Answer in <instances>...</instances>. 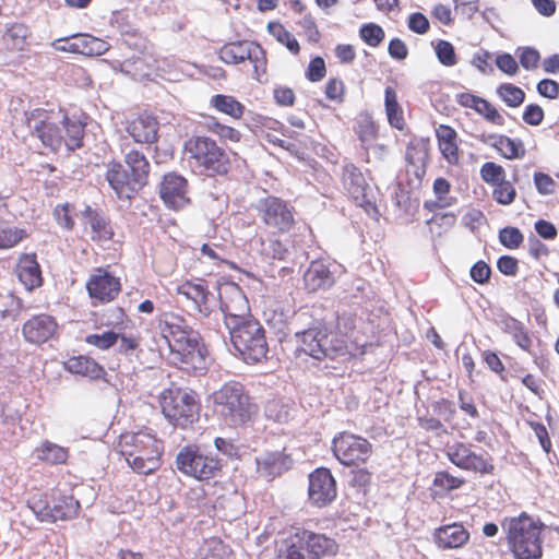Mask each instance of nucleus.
<instances>
[{"mask_svg":"<svg viewBox=\"0 0 559 559\" xmlns=\"http://www.w3.org/2000/svg\"><path fill=\"white\" fill-rule=\"evenodd\" d=\"M73 207L70 204L58 205L53 215L58 224L67 229H71L73 226V217H72Z\"/></svg>","mask_w":559,"mask_h":559,"instance_id":"nucleus-59","label":"nucleus"},{"mask_svg":"<svg viewBox=\"0 0 559 559\" xmlns=\"http://www.w3.org/2000/svg\"><path fill=\"white\" fill-rule=\"evenodd\" d=\"M501 155L508 159L522 158L525 155V147L521 140L511 139L506 135L495 136V142L490 143Z\"/></svg>","mask_w":559,"mask_h":559,"instance_id":"nucleus-39","label":"nucleus"},{"mask_svg":"<svg viewBox=\"0 0 559 559\" xmlns=\"http://www.w3.org/2000/svg\"><path fill=\"white\" fill-rule=\"evenodd\" d=\"M213 412L230 427L250 423L258 407L242 383L228 381L212 394Z\"/></svg>","mask_w":559,"mask_h":559,"instance_id":"nucleus-6","label":"nucleus"},{"mask_svg":"<svg viewBox=\"0 0 559 559\" xmlns=\"http://www.w3.org/2000/svg\"><path fill=\"white\" fill-rule=\"evenodd\" d=\"M262 222L272 234L285 233L294 224V215L288 205L278 198L267 197L258 203Z\"/></svg>","mask_w":559,"mask_h":559,"instance_id":"nucleus-15","label":"nucleus"},{"mask_svg":"<svg viewBox=\"0 0 559 559\" xmlns=\"http://www.w3.org/2000/svg\"><path fill=\"white\" fill-rule=\"evenodd\" d=\"M126 164L108 163L105 178L119 199L129 200L146 183L150 164L139 151L126 154Z\"/></svg>","mask_w":559,"mask_h":559,"instance_id":"nucleus-7","label":"nucleus"},{"mask_svg":"<svg viewBox=\"0 0 559 559\" xmlns=\"http://www.w3.org/2000/svg\"><path fill=\"white\" fill-rule=\"evenodd\" d=\"M210 104L218 111L226 114L235 119H239L245 110L241 105L234 96L230 95H214L211 98Z\"/></svg>","mask_w":559,"mask_h":559,"instance_id":"nucleus-43","label":"nucleus"},{"mask_svg":"<svg viewBox=\"0 0 559 559\" xmlns=\"http://www.w3.org/2000/svg\"><path fill=\"white\" fill-rule=\"evenodd\" d=\"M480 175L484 181L495 186L506 181L503 167L492 162H487L481 166Z\"/></svg>","mask_w":559,"mask_h":559,"instance_id":"nucleus-47","label":"nucleus"},{"mask_svg":"<svg viewBox=\"0 0 559 559\" xmlns=\"http://www.w3.org/2000/svg\"><path fill=\"white\" fill-rule=\"evenodd\" d=\"M115 450L138 474L151 475L162 466L163 441L146 430L121 433L115 444Z\"/></svg>","mask_w":559,"mask_h":559,"instance_id":"nucleus-4","label":"nucleus"},{"mask_svg":"<svg viewBox=\"0 0 559 559\" xmlns=\"http://www.w3.org/2000/svg\"><path fill=\"white\" fill-rule=\"evenodd\" d=\"M159 404L165 417L180 427L192 424L199 414L195 399L180 388L165 389L160 393Z\"/></svg>","mask_w":559,"mask_h":559,"instance_id":"nucleus-11","label":"nucleus"},{"mask_svg":"<svg viewBox=\"0 0 559 559\" xmlns=\"http://www.w3.org/2000/svg\"><path fill=\"white\" fill-rule=\"evenodd\" d=\"M447 459L457 468L480 476L493 475V457L487 452H476L473 444L462 441L453 442L445 449Z\"/></svg>","mask_w":559,"mask_h":559,"instance_id":"nucleus-12","label":"nucleus"},{"mask_svg":"<svg viewBox=\"0 0 559 559\" xmlns=\"http://www.w3.org/2000/svg\"><path fill=\"white\" fill-rule=\"evenodd\" d=\"M177 471L200 483H209L223 472V461L198 443L183 445L175 457Z\"/></svg>","mask_w":559,"mask_h":559,"instance_id":"nucleus-8","label":"nucleus"},{"mask_svg":"<svg viewBox=\"0 0 559 559\" xmlns=\"http://www.w3.org/2000/svg\"><path fill=\"white\" fill-rule=\"evenodd\" d=\"M66 371L87 378L92 381L106 380L107 371L103 365L88 355L71 356L63 362Z\"/></svg>","mask_w":559,"mask_h":559,"instance_id":"nucleus-26","label":"nucleus"},{"mask_svg":"<svg viewBox=\"0 0 559 559\" xmlns=\"http://www.w3.org/2000/svg\"><path fill=\"white\" fill-rule=\"evenodd\" d=\"M527 426L534 431L543 451L549 454L552 451V442L546 426L542 423L527 419Z\"/></svg>","mask_w":559,"mask_h":559,"instance_id":"nucleus-50","label":"nucleus"},{"mask_svg":"<svg viewBox=\"0 0 559 559\" xmlns=\"http://www.w3.org/2000/svg\"><path fill=\"white\" fill-rule=\"evenodd\" d=\"M28 28L24 24H13L3 35L7 49L22 51L27 45Z\"/></svg>","mask_w":559,"mask_h":559,"instance_id":"nucleus-40","label":"nucleus"},{"mask_svg":"<svg viewBox=\"0 0 559 559\" xmlns=\"http://www.w3.org/2000/svg\"><path fill=\"white\" fill-rule=\"evenodd\" d=\"M468 530L460 522L441 525L433 530L432 540L441 550L459 549L469 542Z\"/></svg>","mask_w":559,"mask_h":559,"instance_id":"nucleus-22","label":"nucleus"},{"mask_svg":"<svg viewBox=\"0 0 559 559\" xmlns=\"http://www.w3.org/2000/svg\"><path fill=\"white\" fill-rule=\"evenodd\" d=\"M439 148L443 157L450 163L455 164L459 160V150L456 145V132L449 126L441 124L437 129Z\"/></svg>","mask_w":559,"mask_h":559,"instance_id":"nucleus-36","label":"nucleus"},{"mask_svg":"<svg viewBox=\"0 0 559 559\" xmlns=\"http://www.w3.org/2000/svg\"><path fill=\"white\" fill-rule=\"evenodd\" d=\"M332 452L344 466L365 465L371 457L372 444L364 437L347 431L338 432L332 440Z\"/></svg>","mask_w":559,"mask_h":559,"instance_id":"nucleus-13","label":"nucleus"},{"mask_svg":"<svg viewBox=\"0 0 559 559\" xmlns=\"http://www.w3.org/2000/svg\"><path fill=\"white\" fill-rule=\"evenodd\" d=\"M190 165L207 175H222L228 170L229 158L217 143L206 136H193L185 143Z\"/></svg>","mask_w":559,"mask_h":559,"instance_id":"nucleus-9","label":"nucleus"},{"mask_svg":"<svg viewBox=\"0 0 559 559\" xmlns=\"http://www.w3.org/2000/svg\"><path fill=\"white\" fill-rule=\"evenodd\" d=\"M336 481L330 469L320 467L309 475V500L317 507L330 504L336 498Z\"/></svg>","mask_w":559,"mask_h":559,"instance_id":"nucleus-18","label":"nucleus"},{"mask_svg":"<svg viewBox=\"0 0 559 559\" xmlns=\"http://www.w3.org/2000/svg\"><path fill=\"white\" fill-rule=\"evenodd\" d=\"M127 132L136 143H153L157 138V121L151 116H139L128 123Z\"/></svg>","mask_w":559,"mask_h":559,"instance_id":"nucleus-32","label":"nucleus"},{"mask_svg":"<svg viewBox=\"0 0 559 559\" xmlns=\"http://www.w3.org/2000/svg\"><path fill=\"white\" fill-rule=\"evenodd\" d=\"M343 185L354 202L362 207L369 216L376 218L379 215L377 192L355 165L347 164L344 166Z\"/></svg>","mask_w":559,"mask_h":559,"instance_id":"nucleus-14","label":"nucleus"},{"mask_svg":"<svg viewBox=\"0 0 559 559\" xmlns=\"http://www.w3.org/2000/svg\"><path fill=\"white\" fill-rule=\"evenodd\" d=\"M159 194L169 209L180 210L190 202L187 180L174 173L164 176Z\"/></svg>","mask_w":559,"mask_h":559,"instance_id":"nucleus-21","label":"nucleus"},{"mask_svg":"<svg viewBox=\"0 0 559 559\" xmlns=\"http://www.w3.org/2000/svg\"><path fill=\"white\" fill-rule=\"evenodd\" d=\"M497 267L502 274L514 276L519 271V261L511 255H502L497 261Z\"/></svg>","mask_w":559,"mask_h":559,"instance_id":"nucleus-63","label":"nucleus"},{"mask_svg":"<svg viewBox=\"0 0 559 559\" xmlns=\"http://www.w3.org/2000/svg\"><path fill=\"white\" fill-rule=\"evenodd\" d=\"M325 75V63L321 57L313 58L308 66L307 78L311 82H319Z\"/></svg>","mask_w":559,"mask_h":559,"instance_id":"nucleus-60","label":"nucleus"},{"mask_svg":"<svg viewBox=\"0 0 559 559\" xmlns=\"http://www.w3.org/2000/svg\"><path fill=\"white\" fill-rule=\"evenodd\" d=\"M450 191V183L444 178H437L433 182V192L438 199L439 205L442 207L452 204L451 198L448 195Z\"/></svg>","mask_w":559,"mask_h":559,"instance_id":"nucleus-54","label":"nucleus"},{"mask_svg":"<svg viewBox=\"0 0 559 559\" xmlns=\"http://www.w3.org/2000/svg\"><path fill=\"white\" fill-rule=\"evenodd\" d=\"M405 158L407 162L406 171L420 180L426 173L428 150L424 142H411L406 148Z\"/></svg>","mask_w":559,"mask_h":559,"instance_id":"nucleus-33","label":"nucleus"},{"mask_svg":"<svg viewBox=\"0 0 559 559\" xmlns=\"http://www.w3.org/2000/svg\"><path fill=\"white\" fill-rule=\"evenodd\" d=\"M80 510V503L73 496H61L49 512L43 514L40 521H64L74 518Z\"/></svg>","mask_w":559,"mask_h":559,"instance_id":"nucleus-35","label":"nucleus"},{"mask_svg":"<svg viewBox=\"0 0 559 559\" xmlns=\"http://www.w3.org/2000/svg\"><path fill=\"white\" fill-rule=\"evenodd\" d=\"M515 189L513 188L512 183L508 180L496 185L492 195L495 200L500 204H510L513 202L515 198Z\"/></svg>","mask_w":559,"mask_h":559,"instance_id":"nucleus-51","label":"nucleus"},{"mask_svg":"<svg viewBox=\"0 0 559 559\" xmlns=\"http://www.w3.org/2000/svg\"><path fill=\"white\" fill-rule=\"evenodd\" d=\"M26 126L32 135L52 151L59 150L62 145L69 151H74L82 145L84 123L67 117L61 110L35 109L26 115Z\"/></svg>","mask_w":559,"mask_h":559,"instance_id":"nucleus-2","label":"nucleus"},{"mask_svg":"<svg viewBox=\"0 0 559 559\" xmlns=\"http://www.w3.org/2000/svg\"><path fill=\"white\" fill-rule=\"evenodd\" d=\"M221 309L230 329V341L236 350L247 362H259L267 355L269 347L263 326L251 319H243L246 311V297L238 286L229 289V299L227 296L219 295Z\"/></svg>","mask_w":559,"mask_h":559,"instance_id":"nucleus-1","label":"nucleus"},{"mask_svg":"<svg viewBox=\"0 0 559 559\" xmlns=\"http://www.w3.org/2000/svg\"><path fill=\"white\" fill-rule=\"evenodd\" d=\"M58 323L55 317L39 313L31 317L22 325L24 340L34 345H41L57 335Z\"/></svg>","mask_w":559,"mask_h":559,"instance_id":"nucleus-19","label":"nucleus"},{"mask_svg":"<svg viewBox=\"0 0 559 559\" xmlns=\"http://www.w3.org/2000/svg\"><path fill=\"white\" fill-rule=\"evenodd\" d=\"M116 321L108 323L111 330L104 331L103 333L87 334L84 338L85 343L98 348L99 350H108L119 342L118 352L123 356H131L141 352V336L127 335L124 333L116 332L115 330H123L129 322V318L124 310L117 307L112 310Z\"/></svg>","mask_w":559,"mask_h":559,"instance_id":"nucleus-10","label":"nucleus"},{"mask_svg":"<svg viewBox=\"0 0 559 559\" xmlns=\"http://www.w3.org/2000/svg\"><path fill=\"white\" fill-rule=\"evenodd\" d=\"M481 357H483V361L487 365V367L495 373H497L498 376H500V378L502 380H506L504 378V365L502 362V360L500 359V357L497 355V353L492 352V350H484L481 353Z\"/></svg>","mask_w":559,"mask_h":559,"instance_id":"nucleus-55","label":"nucleus"},{"mask_svg":"<svg viewBox=\"0 0 559 559\" xmlns=\"http://www.w3.org/2000/svg\"><path fill=\"white\" fill-rule=\"evenodd\" d=\"M298 536H301L307 551L312 555L313 558L334 556L338 551L337 543L325 534L298 528Z\"/></svg>","mask_w":559,"mask_h":559,"instance_id":"nucleus-28","label":"nucleus"},{"mask_svg":"<svg viewBox=\"0 0 559 559\" xmlns=\"http://www.w3.org/2000/svg\"><path fill=\"white\" fill-rule=\"evenodd\" d=\"M466 484L467 479L464 476L455 475L448 469L437 471L431 483V496L433 498L447 497Z\"/></svg>","mask_w":559,"mask_h":559,"instance_id":"nucleus-30","label":"nucleus"},{"mask_svg":"<svg viewBox=\"0 0 559 559\" xmlns=\"http://www.w3.org/2000/svg\"><path fill=\"white\" fill-rule=\"evenodd\" d=\"M356 132L358 134L361 147L366 151L367 155L370 151L379 156L383 153L384 146L376 144V140L378 138V129L370 116H362L358 120Z\"/></svg>","mask_w":559,"mask_h":559,"instance_id":"nucleus-34","label":"nucleus"},{"mask_svg":"<svg viewBox=\"0 0 559 559\" xmlns=\"http://www.w3.org/2000/svg\"><path fill=\"white\" fill-rule=\"evenodd\" d=\"M306 545L298 536V530L284 539L283 546L278 551V559H307L305 554Z\"/></svg>","mask_w":559,"mask_h":559,"instance_id":"nucleus-42","label":"nucleus"},{"mask_svg":"<svg viewBox=\"0 0 559 559\" xmlns=\"http://www.w3.org/2000/svg\"><path fill=\"white\" fill-rule=\"evenodd\" d=\"M176 293L192 300L200 312L207 313L210 311V301L214 296L204 278L186 280L176 287Z\"/></svg>","mask_w":559,"mask_h":559,"instance_id":"nucleus-25","label":"nucleus"},{"mask_svg":"<svg viewBox=\"0 0 559 559\" xmlns=\"http://www.w3.org/2000/svg\"><path fill=\"white\" fill-rule=\"evenodd\" d=\"M384 107L388 121L391 127L402 130L404 128V114L397 102V95L393 87L386 86L384 91Z\"/></svg>","mask_w":559,"mask_h":559,"instance_id":"nucleus-38","label":"nucleus"},{"mask_svg":"<svg viewBox=\"0 0 559 559\" xmlns=\"http://www.w3.org/2000/svg\"><path fill=\"white\" fill-rule=\"evenodd\" d=\"M257 472L267 480H272L287 472L293 465V459L286 449L270 451L257 457Z\"/></svg>","mask_w":559,"mask_h":559,"instance_id":"nucleus-23","label":"nucleus"},{"mask_svg":"<svg viewBox=\"0 0 559 559\" xmlns=\"http://www.w3.org/2000/svg\"><path fill=\"white\" fill-rule=\"evenodd\" d=\"M408 27L411 31L417 34H426L429 31V21L428 19L419 13H413L408 17Z\"/></svg>","mask_w":559,"mask_h":559,"instance_id":"nucleus-62","label":"nucleus"},{"mask_svg":"<svg viewBox=\"0 0 559 559\" xmlns=\"http://www.w3.org/2000/svg\"><path fill=\"white\" fill-rule=\"evenodd\" d=\"M35 453L39 461L51 465L66 464L69 460L68 448H63L48 440L41 442V444L36 448Z\"/></svg>","mask_w":559,"mask_h":559,"instance_id":"nucleus-37","label":"nucleus"},{"mask_svg":"<svg viewBox=\"0 0 559 559\" xmlns=\"http://www.w3.org/2000/svg\"><path fill=\"white\" fill-rule=\"evenodd\" d=\"M82 218L86 231L90 233L93 241H119L115 239V231L110 221L103 213L92 210L91 206H86L82 212Z\"/></svg>","mask_w":559,"mask_h":559,"instance_id":"nucleus-27","label":"nucleus"},{"mask_svg":"<svg viewBox=\"0 0 559 559\" xmlns=\"http://www.w3.org/2000/svg\"><path fill=\"white\" fill-rule=\"evenodd\" d=\"M508 548L514 559H542L545 524L526 512L507 518L502 523Z\"/></svg>","mask_w":559,"mask_h":559,"instance_id":"nucleus-5","label":"nucleus"},{"mask_svg":"<svg viewBox=\"0 0 559 559\" xmlns=\"http://www.w3.org/2000/svg\"><path fill=\"white\" fill-rule=\"evenodd\" d=\"M469 274L474 282L484 285L489 282L491 270L486 262L478 261L472 266Z\"/></svg>","mask_w":559,"mask_h":559,"instance_id":"nucleus-58","label":"nucleus"},{"mask_svg":"<svg viewBox=\"0 0 559 559\" xmlns=\"http://www.w3.org/2000/svg\"><path fill=\"white\" fill-rule=\"evenodd\" d=\"M537 92L549 99L557 98L559 94V84L550 79H544L537 84Z\"/></svg>","mask_w":559,"mask_h":559,"instance_id":"nucleus-64","label":"nucleus"},{"mask_svg":"<svg viewBox=\"0 0 559 559\" xmlns=\"http://www.w3.org/2000/svg\"><path fill=\"white\" fill-rule=\"evenodd\" d=\"M499 240L503 246L521 245L523 242V235L518 228L506 227L500 230Z\"/></svg>","mask_w":559,"mask_h":559,"instance_id":"nucleus-61","label":"nucleus"},{"mask_svg":"<svg viewBox=\"0 0 559 559\" xmlns=\"http://www.w3.org/2000/svg\"><path fill=\"white\" fill-rule=\"evenodd\" d=\"M498 96L510 107H518L520 106L525 97L524 92L510 83L501 84L497 88Z\"/></svg>","mask_w":559,"mask_h":559,"instance_id":"nucleus-44","label":"nucleus"},{"mask_svg":"<svg viewBox=\"0 0 559 559\" xmlns=\"http://www.w3.org/2000/svg\"><path fill=\"white\" fill-rule=\"evenodd\" d=\"M361 39L371 47H377L384 38V31L377 24L362 25L359 31Z\"/></svg>","mask_w":559,"mask_h":559,"instance_id":"nucleus-49","label":"nucleus"},{"mask_svg":"<svg viewBox=\"0 0 559 559\" xmlns=\"http://www.w3.org/2000/svg\"><path fill=\"white\" fill-rule=\"evenodd\" d=\"M158 326L176 365L185 370H201L204 368L206 349L201 342L199 332L194 331L183 317L165 313L159 319Z\"/></svg>","mask_w":559,"mask_h":559,"instance_id":"nucleus-3","label":"nucleus"},{"mask_svg":"<svg viewBox=\"0 0 559 559\" xmlns=\"http://www.w3.org/2000/svg\"><path fill=\"white\" fill-rule=\"evenodd\" d=\"M214 447L218 452L228 456L229 459H239L240 457L239 447L230 439L216 437L214 439Z\"/></svg>","mask_w":559,"mask_h":559,"instance_id":"nucleus-53","label":"nucleus"},{"mask_svg":"<svg viewBox=\"0 0 559 559\" xmlns=\"http://www.w3.org/2000/svg\"><path fill=\"white\" fill-rule=\"evenodd\" d=\"M476 112L497 126L504 124V118L502 115L486 99H483Z\"/></svg>","mask_w":559,"mask_h":559,"instance_id":"nucleus-56","label":"nucleus"},{"mask_svg":"<svg viewBox=\"0 0 559 559\" xmlns=\"http://www.w3.org/2000/svg\"><path fill=\"white\" fill-rule=\"evenodd\" d=\"M27 231L23 228L0 224V245H17L27 239Z\"/></svg>","mask_w":559,"mask_h":559,"instance_id":"nucleus-46","label":"nucleus"},{"mask_svg":"<svg viewBox=\"0 0 559 559\" xmlns=\"http://www.w3.org/2000/svg\"><path fill=\"white\" fill-rule=\"evenodd\" d=\"M504 331L522 350L532 352L533 341L523 323L515 319H510L506 322Z\"/></svg>","mask_w":559,"mask_h":559,"instance_id":"nucleus-41","label":"nucleus"},{"mask_svg":"<svg viewBox=\"0 0 559 559\" xmlns=\"http://www.w3.org/2000/svg\"><path fill=\"white\" fill-rule=\"evenodd\" d=\"M439 62L445 67H453L456 64L457 59L454 47L447 40H439L435 47Z\"/></svg>","mask_w":559,"mask_h":559,"instance_id":"nucleus-48","label":"nucleus"},{"mask_svg":"<svg viewBox=\"0 0 559 559\" xmlns=\"http://www.w3.org/2000/svg\"><path fill=\"white\" fill-rule=\"evenodd\" d=\"M267 28L270 33L276 37V39L286 46V48L294 55H297L299 52V44L297 39L288 32L286 31L283 25L278 23H270L267 25Z\"/></svg>","mask_w":559,"mask_h":559,"instance_id":"nucleus-45","label":"nucleus"},{"mask_svg":"<svg viewBox=\"0 0 559 559\" xmlns=\"http://www.w3.org/2000/svg\"><path fill=\"white\" fill-rule=\"evenodd\" d=\"M16 274L27 290H32L43 284L40 266L35 254H25L20 258L16 265Z\"/></svg>","mask_w":559,"mask_h":559,"instance_id":"nucleus-31","label":"nucleus"},{"mask_svg":"<svg viewBox=\"0 0 559 559\" xmlns=\"http://www.w3.org/2000/svg\"><path fill=\"white\" fill-rule=\"evenodd\" d=\"M433 413L442 418L444 421H452L455 417L456 411L453 402L447 399H440L432 404Z\"/></svg>","mask_w":559,"mask_h":559,"instance_id":"nucleus-52","label":"nucleus"},{"mask_svg":"<svg viewBox=\"0 0 559 559\" xmlns=\"http://www.w3.org/2000/svg\"><path fill=\"white\" fill-rule=\"evenodd\" d=\"M263 51L260 45L252 41H235L224 45L219 50V59L227 64H238L246 60L253 63L258 72L262 63Z\"/></svg>","mask_w":559,"mask_h":559,"instance_id":"nucleus-20","label":"nucleus"},{"mask_svg":"<svg viewBox=\"0 0 559 559\" xmlns=\"http://www.w3.org/2000/svg\"><path fill=\"white\" fill-rule=\"evenodd\" d=\"M85 43V56H100L109 49V45L107 41L91 35H87Z\"/></svg>","mask_w":559,"mask_h":559,"instance_id":"nucleus-57","label":"nucleus"},{"mask_svg":"<svg viewBox=\"0 0 559 559\" xmlns=\"http://www.w3.org/2000/svg\"><path fill=\"white\" fill-rule=\"evenodd\" d=\"M367 342H359L357 338L348 340L338 331H330L326 328V342L324 359L348 361L366 354Z\"/></svg>","mask_w":559,"mask_h":559,"instance_id":"nucleus-16","label":"nucleus"},{"mask_svg":"<svg viewBox=\"0 0 559 559\" xmlns=\"http://www.w3.org/2000/svg\"><path fill=\"white\" fill-rule=\"evenodd\" d=\"M299 343L297 350L317 360H323L325 355L326 326H311L296 334Z\"/></svg>","mask_w":559,"mask_h":559,"instance_id":"nucleus-24","label":"nucleus"},{"mask_svg":"<svg viewBox=\"0 0 559 559\" xmlns=\"http://www.w3.org/2000/svg\"><path fill=\"white\" fill-rule=\"evenodd\" d=\"M88 296L96 304H108L114 301L121 292L119 277L114 276L104 267H97L88 277L85 284Z\"/></svg>","mask_w":559,"mask_h":559,"instance_id":"nucleus-17","label":"nucleus"},{"mask_svg":"<svg viewBox=\"0 0 559 559\" xmlns=\"http://www.w3.org/2000/svg\"><path fill=\"white\" fill-rule=\"evenodd\" d=\"M333 283L330 269L321 261H312L304 274L305 288L310 293L328 289Z\"/></svg>","mask_w":559,"mask_h":559,"instance_id":"nucleus-29","label":"nucleus"}]
</instances>
